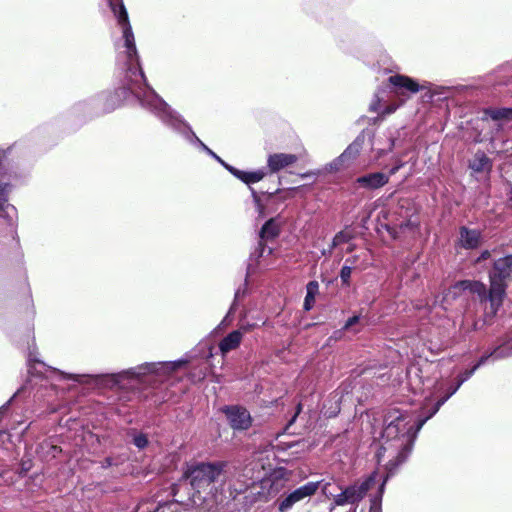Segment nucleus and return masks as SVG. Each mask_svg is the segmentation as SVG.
Segmentation results:
<instances>
[{
  "mask_svg": "<svg viewBox=\"0 0 512 512\" xmlns=\"http://www.w3.org/2000/svg\"><path fill=\"white\" fill-rule=\"evenodd\" d=\"M487 355H483L479 361L469 370L464 371L458 377V381L452 388V391L446 396H442L437 402L428 410L424 417H419L417 420L408 413H402L395 411L390 413L386 418V426L384 427V438L388 446H384L385 449H403L404 451L409 450L413 447L418 432L421 430L423 425L434 416L440 407L461 387V385L467 381L475 371L486 363L488 360Z\"/></svg>",
  "mask_w": 512,
  "mask_h": 512,
  "instance_id": "f257e3e1",
  "label": "nucleus"
},
{
  "mask_svg": "<svg viewBox=\"0 0 512 512\" xmlns=\"http://www.w3.org/2000/svg\"><path fill=\"white\" fill-rule=\"evenodd\" d=\"M133 443L139 449H143L147 446L148 440L144 434H138L133 438Z\"/></svg>",
  "mask_w": 512,
  "mask_h": 512,
  "instance_id": "cd10ccee",
  "label": "nucleus"
},
{
  "mask_svg": "<svg viewBox=\"0 0 512 512\" xmlns=\"http://www.w3.org/2000/svg\"><path fill=\"white\" fill-rule=\"evenodd\" d=\"M488 358L492 360H500L512 357V331L507 333L502 342L489 354Z\"/></svg>",
  "mask_w": 512,
  "mask_h": 512,
  "instance_id": "a211bd4d",
  "label": "nucleus"
},
{
  "mask_svg": "<svg viewBox=\"0 0 512 512\" xmlns=\"http://www.w3.org/2000/svg\"><path fill=\"white\" fill-rule=\"evenodd\" d=\"M227 170L236 178L240 179L242 182L248 185L261 181L266 175V171L264 169H259L252 172H245L233 166H227Z\"/></svg>",
  "mask_w": 512,
  "mask_h": 512,
  "instance_id": "f3484780",
  "label": "nucleus"
},
{
  "mask_svg": "<svg viewBox=\"0 0 512 512\" xmlns=\"http://www.w3.org/2000/svg\"><path fill=\"white\" fill-rule=\"evenodd\" d=\"M454 386H455V384L454 385H450L449 388L447 389V393L444 396L448 395L450 393V391H452V388Z\"/></svg>",
  "mask_w": 512,
  "mask_h": 512,
  "instance_id": "a19ab883",
  "label": "nucleus"
},
{
  "mask_svg": "<svg viewBox=\"0 0 512 512\" xmlns=\"http://www.w3.org/2000/svg\"><path fill=\"white\" fill-rule=\"evenodd\" d=\"M356 258H347L345 265L341 268L340 278L344 285H349L352 273V266L355 264Z\"/></svg>",
  "mask_w": 512,
  "mask_h": 512,
  "instance_id": "b1692460",
  "label": "nucleus"
},
{
  "mask_svg": "<svg viewBox=\"0 0 512 512\" xmlns=\"http://www.w3.org/2000/svg\"><path fill=\"white\" fill-rule=\"evenodd\" d=\"M11 186L7 183H0V218L6 220L9 225L13 226L16 217V209L9 204V193Z\"/></svg>",
  "mask_w": 512,
  "mask_h": 512,
  "instance_id": "9d476101",
  "label": "nucleus"
},
{
  "mask_svg": "<svg viewBox=\"0 0 512 512\" xmlns=\"http://www.w3.org/2000/svg\"><path fill=\"white\" fill-rule=\"evenodd\" d=\"M470 168L475 172H483L491 169V161L484 152L478 151L472 161L470 162Z\"/></svg>",
  "mask_w": 512,
  "mask_h": 512,
  "instance_id": "4be33fe9",
  "label": "nucleus"
},
{
  "mask_svg": "<svg viewBox=\"0 0 512 512\" xmlns=\"http://www.w3.org/2000/svg\"><path fill=\"white\" fill-rule=\"evenodd\" d=\"M482 240V234L477 229H470L465 226L459 229V241L458 244L464 249H475L477 248Z\"/></svg>",
  "mask_w": 512,
  "mask_h": 512,
  "instance_id": "2eb2a0df",
  "label": "nucleus"
},
{
  "mask_svg": "<svg viewBox=\"0 0 512 512\" xmlns=\"http://www.w3.org/2000/svg\"><path fill=\"white\" fill-rule=\"evenodd\" d=\"M386 439L384 438V431L382 432V443L379 451L377 452L378 462H381L385 455L389 458L386 468L388 470L385 478H382L378 472L371 473L367 478L363 481L356 482L344 490L341 493L335 495L334 503L337 506L351 505L354 506L353 512L356 511V506L358 503L364 498L367 492L372 489L375 485H379L378 494L372 499V505L369 512H380V507L378 503L381 501L384 487L386 481L390 475L394 473L396 468L402 464L410 454L413 447L409 448V450L404 451L403 449H385L384 446H388L386 443Z\"/></svg>",
  "mask_w": 512,
  "mask_h": 512,
  "instance_id": "7ed1b4c3",
  "label": "nucleus"
},
{
  "mask_svg": "<svg viewBox=\"0 0 512 512\" xmlns=\"http://www.w3.org/2000/svg\"><path fill=\"white\" fill-rule=\"evenodd\" d=\"M59 375L63 379L73 380L75 382H82L83 381L82 379L86 376V375H80V374H67L64 372H59Z\"/></svg>",
  "mask_w": 512,
  "mask_h": 512,
  "instance_id": "c85d7f7f",
  "label": "nucleus"
},
{
  "mask_svg": "<svg viewBox=\"0 0 512 512\" xmlns=\"http://www.w3.org/2000/svg\"><path fill=\"white\" fill-rule=\"evenodd\" d=\"M224 412L234 430H247L251 426L252 418L247 409L240 406H228Z\"/></svg>",
  "mask_w": 512,
  "mask_h": 512,
  "instance_id": "6e6552de",
  "label": "nucleus"
},
{
  "mask_svg": "<svg viewBox=\"0 0 512 512\" xmlns=\"http://www.w3.org/2000/svg\"><path fill=\"white\" fill-rule=\"evenodd\" d=\"M240 294H241V291L240 290H237L236 293H235V299H234V302L229 310V314L235 309V306H236V301L237 299L240 297Z\"/></svg>",
  "mask_w": 512,
  "mask_h": 512,
  "instance_id": "e433bc0d",
  "label": "nucleus"
},
{
  "mask_svg": "<svg viewBox=\"0 0 512 512\" xmlns=\"http://www.w3.org/2000/svg\"><path fill=\"white\" fill-rule=\"evenodd\" d=\"M490 257V252L488 250H485L481 253V255L479 256V258L477 259V262H480L482 260H486Z\"/></svg>",
  "mask_w": 512,
  "mask_h": 512,
  "instance_id": "c9c22d12",
  "label": "nucleus"
},
{
  "mask_svg": "<svg viewBox=\"0 0 512 512\" xmlns=\"http://www.w3.org/2000/svg\"><path fill=\"white\" fill-rule=\"evenodd\" d=\"M315 303V297H309V295L306 294L304 299V309L306 311H309L313 308Z\"/></svg>",
  "mask_w": 512,
  "mask_h": 512,
  "instance_id": "7c9ffc66",
  "label": "nucleus"
},
{
  "mask_svg": "<svg viewBox=\"0 0 512 512\" xmlns=\"http://www.w3.org/2000/svg\"><path fill=\"white\" fill-rule=\"evenodd\" d=\"M183 363L184 362L182 361L145 363L129 370L122 371L112 377L115 383H120L124 378H140L146 374L166 376L179 368Z\"/></svg>",
  "mask_w": 512,
  "mask_h": 512,
  "instance_id": "423d86ee",
  "label": "nucleus"
},
{
  "mask_svg": "<svg viewBox=\"0 0 512 512\" xmlns=\"http://www.w3.org/2000/svg\"><path fill=\"white\" fill-rule=\"evenodd\" d=\"M279 234V227L273 219L267 221L261 229V238H274Z\"/></svg>",
  "mask_w": 512,
  "mask_h": 512,
  "instance_id": "5701e85b",
  "label": "nucleus"
},
{
  "mask_svg": "<svg viewBox=\"0 0 512 512\" xmlns=\"http://www.w3.org/2000/svg\"><path fill=\"white\" fill-rule=\"evenodd\" d=\"M438 389L439 390H443L444 389L443 384H439V388Z\"/></svg>",
  "mask_w": 512,
  "mask_h": 512,
  "instance_id": "79ce46f5",
  "label": "nucleus"
},
{
  "mask_svg": "<svg viewBox=\"0 0 512 512\" xmlns=\"http://www.w3.org/2000/svg\"><path fill=\"white\" fill-rule=\"evenodd\" d=\"M300 410H301V406L298 405V411H297L296 415L300 412Z\"/></svg>",
  "mask_w": 512,
  "mask_h": 512,
  "instance_id": "37998d69",
  "label": "nucleus"
},
{
  "mask_svg": "<svg viewBox=\"0 0 512 512\" xmlns=\"http://www.w3.org/2000/svg\"><path fill=\"white\" fill-rule=\"evenodd\" d=\"M112 465H113V460H112V458H110V457L105 458V460H104V462H103V466H104V467H110V466H112Z\"/></svg>",
  "mask_w": 512,
  "mask_h": 512,
  "instance_id": "4c0bfd02",
  "label": "nucleus"
},
{
  "mask_svg": "<svg viewBox=\"0 0 512 512\" xmlns=\"http://www.w3.org/2000/svg\"><path fill=\"white\" fill-rule=\"evenodd\" d=\"M512 273V255L499 258L490 271V279L506 281Z\"/></svg>",
  "mask_w": 512,
  "mask_h": 512,
  "instance_id": "dca6fc26",
  "label": "nucleus"
},
{
  "mask_svg": "<svg viewBox=\"0 0 512 512\" xmlns=\"http://www.w3.org/2000/svg\"><path fill=\"white\" fill-rule=\"evenodd\" d=\"M298 161V157L290 153H274L270 154L267 159V167L271 173H277L282 169L294 165Z\"/></svg>",
  "mask_w": 512,
  "mask_h": 512,
  "instance_id": "f8f14e48",
  "label": "nucleus"
},
{
  "mask_svg": "<svg viewBox=\"0 0 512 512\" xmlns=\"http://www.w3.org/2000/svg\"><path fill=\"white\" fill-rule=\"evenodd\" d=\"M321 482H307L284 497L279 503V510L284 512L291 509L295 504L309 500L316 494Z\"/></svg>",
  "mask_w": 512,
  "mask_h": 512,
  "instance_id": "0eeeda50",
  "label": "nucleus"
},
{
  "mask_svg": "<svg viewBox=\"0 0 512 512\" xmlns=\"http://www.w3.org/2000/svg\"><path fill=\"white\" fill-rule=\"evenodd\" d=\"M223 463H198L191 465L184 472L191 487L200 492L209 487L223 471Z\"/></svg>",
  "mask_w": 512,
  "mask_h": 512,
  "instance_id": "39448f33",
  "label": "nucleus"
},
{
  "mask_svg": "<svg viewBox=\"0 0 512 512\" xmlns=\"http://www.w3.org/2000/svg\"><path fill=\"white\" fill-rule=\"evenodd\" d=\"M455 289H462L463 291H468L471 294L477 296L480 302L487 301V290L486 286L478 281H461L455 287Z\"/></svg>",
  "mask_w": 512,
  "mask_h": 512,
  "instance_id": "6ab92c4d",
  "label": "nucleus"
},
{
  "mask_svg": "<svg viewBox=\"0 0 512 512\" xmlns=\"http://www.w3.org/2000/svg\"><path fill=\"white\" fill-rule=\"evenodd\" d=\"M382 92H383L382 90H378L375 93L374 98H373V100L371 101V103L369 105V111H371V112H377L378 111V109L380 107L381 100H382V97L380 96V94Z\"/></svg>",
  "mask_w": 512,
  "mask_h": 512,
  "instance_id": "a878e982",
  "label": "nucleus"
},
{
  "mask_svg": "<svg viewBox=\"0 0 512 512\" xmlns=\"http://www.w3.org/2000/svg\"><path fill=\"white\" fill-rule=\"evenodd\" d=\"M254 327H255V324H246V325H242L239 330L241 332H243V334H244L246 332L251 331Z\"/></svg>",
  "mask_w": 512,
  "mask_h": 512,
  "instance_id": "f704fd0d",
  "label": "nucleus"
},
{
  "mask_svg": "<svg viewBox=\"0 0 512 512\" xmlns=\"http://www.w3.org/2000/svg\"><path fill=\"white\" fill-rule=\"evenodd\" d=\"M362 148V141L359 139H356L353 141L345 150L344 152L334 159L329 164V170L330 171H339L343 168L348 167L359 155L360 150Z\"/></svg>",
  "mask_w": 512,
  "mask_h": 512,
  "instance_id": "1a4fd4ad",
  "label": "nucleus"
},
{
  "mask_svg": "<svg viewBox=\"0 0 512 512\" xmlns=\"http://www.w3.org/2000/svg\"><path fill=\"white\" fill-rule=\"evenodd\" d=\"M389 181V175L383 172L368 173L356 179V183L364 189L374 190L383 187Z\"/></svg>",
  "mask_w": 512,
  "mask_h": 512,
  "instance_id": "4468645a",
  "label": "nucleus"
},
{
  "mask_svg": "<svg viewBox=\"0 0 512 512\" xmlns=\"http://www.w3.org/2000/svg\"><path fill=\"white\" fill-rule=\"evenodd\" d=\"M135 85L129 93L135 97L140 105L153 113L166 126L182 135L192 144H197L208 155L217 160L226 170L230 166L205 145L194 133L191 126L147 84L144 73L133 69Z\"/></svg>",
  "mask_w": 512,
  "mask_h": 512,
  "instance_id": "f03ea898",
  "label": "nucleus"
},
{
  "mask_svg": "<svg viewBox=\"0 0 512 512\" xmlns=\"http://www.w3.org/2000/svg\"><path fill=\"white\" fill-rule=\"evenodd\" d=\"M319 291V284L317 281H310L306 286V294L309 297H315Z\"/></svg>",
  "mask_w": 512,
  "mask_h": 512,
  "instance_id": "bb28decb",
  "label": "nucleus"
},
{
  "mask_svg": "<svg viewBox=\"0 0 512 512\" xmlns=\"http://www.w3.org/2000/svg\"><path fill=\"white\" fill-rule=\"evenodd\" d=\"M404 163L402 162H399L397 163L395 166H393L390 171H389V177L396 174L402 167H403Z\"/></svg>",
  "mask_w": 512,
  "mask_h": 512,
  "instance_id": "72a5a7b5",
  "label": "nucleus"
},
{
  "mask_svg": "<svg viewBox=\"0 0 512 512\" xmlns=\"http://www.w3.org/2000/svg\"><path fill=\"white\" fill-rule=\"evenodd\" d=\"M243 338V332L234 330L224 337L219 343V349L222 356L239 347Z\"/></svg>",
  "mask_w": 512,
  "mask_h": 512,
  "instance_id": "aec40b11",
  "label": "nucleus"
},
{
  "mask_svg": "<svg viewBox=\"0 0 512 512\" xmlns=\"http://www.w3.org/2000/svg\"><path fill=\"white\" fill-rule=\"evenodd\" d=\"M107 4L111 8L114 16L117 18L118 24L122 28V40L123 43L119 46L118 60H124L125 65V76L123 80V92L132 90V86L135 85L133 69L139 70L143 73L140 67L137 49L135 45V38L132 32L131 25L129 23L128 14L122 0H106Z\"/></svg>",
  "mask_w": 512,
  "mask_h": 512,
  "instance_id": "20e7f679",
  "label": "nucleus"
},
{
  "mask_svg": "<svg viewBox=\"0 0 512 512\" xmlns=\"http://www.w3.org/2000/svg\"><path fill=\"white\" fill-rule=\"evenodd\" d=\"M388 81L395 88V94L398 95H405L406 91L417 93L423 88L412 78L400 74L390 76Z\"/></svg>",
  "mask_w": 512,
  "mask_h": 512,
  "instance_id": "9b49d317",
  "label": "nucleus"
},
{
  "mask_svg": "<svg viewBox=\"0 0 512 512\" xmlns=\"http://www.w3.org/2000/svg\"><path fill=\"white\" fill-rule=\"evenodd\" d=\"M347 240L346 235L343 232L337 233L332 241V247H336Z\"/></svg>",
  "mask_w": 512,
  "mask_h": 512,
  "instance_id": "c756f323",
  "label": "nucleus"
},
{
  "mask_svg": "<svg viewBox=\"0 0 512 512\" xmlns=\"http://www.w3.org/2000/svg\"><path fill=\"white\" fill-rule=\"evenodd\" d=\"M16 396V394L13 395V397L6 403L4 404L3 406L0 407V413H3L4 411L7 410L8 408V405L10 404V402L13 400V398Z\"/></svg>",
  "mask_w": 512,
  "mask_h": 512,
  "instance_id": "58836bf2",
  "label": "nucleus"
},
{
  "mask_svg": "<svg viewBox=\"0 0 512 512\" xmlns=\"http://www.w3.org/2000/svg\"><path fill=\"white\" fill-rule=\"evenodd\" d=\"M27 362H28V371L31 374L42 372V371L36 370V365H40L43 368H45V366H46L43 362H41L40 360H38L36 358V355L34 354V352L29 353Z\"/></svg>",
  "mask_w": 512,
  "mask_h": 512,
  "instance_id": "393cba45",
  "label": "nucleus"
},
{
  "mask_svg": "<svg viewBox=\"0 0 512 512\" xmlns=\"http://www.w3.org/2000/svg\"><path fill=\"white\" fill-rule=\"evenodd\" d=\"M506 293L505 281L490 279V289L487 293V301L490 302L492 313H496L501 306Z\"/></svg>",
  "mask_w": 512,
  "mask_h": 512,
  "instance_id": "ddd939ff",
  "label": "nucleus"
},
{
  "mask_svg": "<svg viewBox=\"0 0 512 512\" xmlns=\"http://www.w3.org/2000/svg\"><path fill=\"white\" fill-rule=\"evenodd\" d=\"M484 113L494 121L502 123L512 121V107H490L485 109Z\"/></svg>",
  "mask_w": 512,
  "mask_h": 512,
  "instance_id": "412c9836",
  "label": "nucleus"
},
{
  "mask_svg": "<svg viewBox=\"0 0 512 512\" xmlns=\"http://www.w3.org/2000/svg\"><path fill=\"white\" fill-rule=\"evenodd\" d=\"M60 451H61V449L58 446H55V445L51 446V452H52L53 457H55L56 454L59 453Z\"/></svg>",
  "mask_w": 512,
  "mask_h": 512,
  "instance_id": "ea45409f",
  "label": "nucleus"
},
{
  "mask_svg": "<svg viewBox=\"0 0 512 512\" xmlns=\"http://www.w3.org/2000/svg\"><path fill=\"white\" fill-rule=\"evenodd\" d=\"M398 107H399V105H397V104H390V105L386 106L384 108V110L381 112V116L384 117L386 115H390V114L394 113Z\"/></svg>",
  "mask_w": 512,
  "mask_h": 512,
  "instance_id": "2f4dec72",
  "label": "nucleus"
},
{
  "mask_svg": "<svg viewBox=\"0 0 512 512\" xmlns=\"http://www.w3.org/2000/svg\"><path fill=\"white\" fill-rule=\"evenodd\" d=\"M359 321V316L355 315L351 318H349L345 325H344V329H349L350 327H352L353 325H355L356 323H358Z\"/></svg>",
  "mask_w": 512,
  "mask_h": 512,
  "instance_id": "473e14b6",
  "label": "nucleus"
}]
</instances>
